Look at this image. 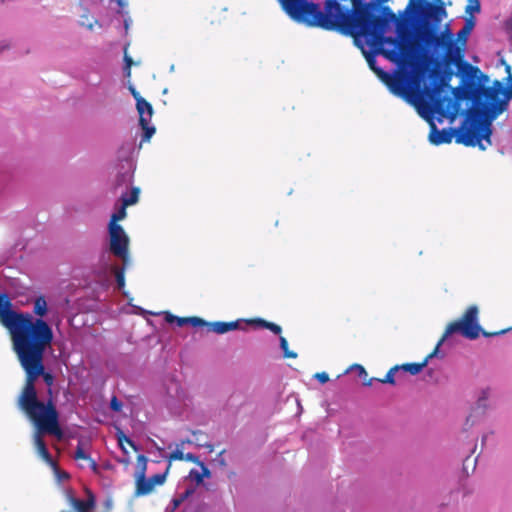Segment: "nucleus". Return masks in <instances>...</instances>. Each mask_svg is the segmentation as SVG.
Wrapping results in <instances>:
<instances>
[{"instance_id": "46", "label": "nucleus", "mask_w": 512, "mask_h": 512, "mask_svg": "<svg viewBox=\"0 0 512 512\" xmlns=\"http://www.w3.org/2000/svg\"><path fill=\"white\" fill-rule=\"evenodd\" d=\"M255 322H256L259 326H261V327H263V328H266V329H267V325L270 323V322H268V321H266V320H264V319H257V320H255Z\"/></svg>"}, {"instance_id": "8", "label": "nucleus", "mask_w": 512, "mask_h": 512, "mask_svg": "<svg viewBox=\"0 0 512 512\" xmlns=\"http://www.w3.org/2000/svg\"><path fill=\"white\" fill-rule=\"evenodd\" d=\"M382 80L385 82L392 93L408 99L410 87V78L408 75L399 74L396 76H391L388 73H383Z\"/></svg>"}, {"instance_id": "34", "label": "nucleus", "mask_w": 512, "mask_h": 512, "mask_svg": "<svg viewBox=\"0 0 512 512\" xmlns=\"http://www.w3.org/2000/svg\"><path fill=\"white\" fill-rule=\"evenodd\" d=\"M94 23H97V20L94 18L89 19L88 15H82L81 25L86 26L88 29H92Z\"/></svg>"}, {"instance_id": "21", "label": "nucleus", "mask_w": 512, "mask_h": 512, "mask_svg": "<svg viewBox=\"0 0 512 512\" xmlns=\"http://www.w3.org/2000/svg\"><path fill=\"white\" fill-rule=\"evenodd\" d=\"M127 207L128 206H124V203L122 202V205L119 208V210L112 214L108 227L121 226L117 222L120 220H123L126 217V215H127L126 208Z\"/></svg>"}, {"instance_id": "39", "label": "nucleus", "mask_w": 512, "mask_h": 512, "mask_svg": "<svg viewBox=\"0 0 512 512\" xmlns=\"http://www.w3.org/2000/svg\"><path fill=\"white\" fill-rule=\"evenodd\" d=\"M198 465L201 468V476H203V478H210L211 472L208 467L203 462H200Z\"/></svg>"}, {"instance_id": "30", "label": "nucleus", "mask_w": 512, "mask_h": 512, "mask_svg": "<svg viewBox=\"0 0 512 512\" xmlns=\"http://www.w3.org/2000/svg\"><path fill=\"white\" fill-rule=\"evenodd\" d=\"M167 460L171 463L172 461L184 460V453L181 449L177 448L167 456Z\"/></svg>"}, {"instance_id": "18", "label": "nucleus", "mask_w": 512, "mask_h": 512, "mask_svg": "<svg viewBox=\"0 0 512 512\" xmlns=\"http://www.w3.org/2000/svg\"><path fill=\"white\" fill-rule=\"evenodd\" d=\"M48 311L46 299L43 296H39L34 301L33 313L39 316L38 319H42Z\"/></svg>"}, {"instance_id": "14", "label": "nucleus", "mask_w": 512, "mask_h": 512, "mask_svg": "<svg viewBox=\"0 0 512 512\" xmlns=\"http://www.w3.org/2000/svg\"><path fill=\"white\" fill-rule=\"evenodd\" d=\"M437 4L428 3L424 9V16L435 22H440L442 17L446 15L445 8L440 0Z\"/></svg>"}, {"instance_id": "9", "label": "nucleus", "mask_w": 512, "mask_h": 512, "mask_svg": "<svg viewBox=\"0 0 512 512\" xmlns=\"http://www.w3.org/2000/svg\"><path fill=\"white\" fill-rule=\"evenodd\" d=\"M86 499H78L74 496L72 490L66 491V500L75 512H92L96 507V497L94 493L85 488Z\"/></svg>"}, {"instance_id": "28", "label": "nucleus", "mask_w": 512, "mask_h": 512, "mask_svg": "<svg viewBox=\"0 0 512 512\" xmlns=\"http://www.w3.org/2000/svg\"><path fill=\"white\" fill-rule=\"evenodd\" d=\"M43 378L44 382L48 387H51L54 383V376L45 370V365L43 364V374L40 375ZM48 392L51 393V388L48 389Z\"/></svg>"}, {"instance_id": "54", "label": "nucleus", "mask_w": 512, "mask_h": 512, "mask_svg": "<svg viewBox=\"0 0 512 512\" xmlns=\"http://www.w3.org/2000/svg\"><path fill=\"white\" fill-rule=\"evenodd\" d=\"M509 78L512 79V75H509Z\"/></svg>"}, {"instance_id": "3", "label": "nucleus", "mask_w": 512, "mask_h": 512, "mask_svg": "<svg viewBox=\"0 0 512 512\" xmlns=\"http://www.w3.org/2000/svg\"><path fill=\"white\" fill-rule=\"evenodd\" d=\"M292 8L299 13L302 11L312 16L309 26H317L326 30L347 32L357 37H370L374 40L382 39L389 20H396L393 11L384 6V16L373 14L374 5L363 3L362 0H351L352 10L344 9L337 1L328 0L325 11L322 12L318 4H306L295 0Z\"/></svg>"}, {"instance_id": "22", "label": "nucleus", "mask_w": 512, "mask_h": 512, "mask_svg": "<svg viewBox=\"0 0 512 512\" xmlns=\"http://www.w3.org/2000/svg\"><path fill=\"white\" fill-rule=\"evenodd\" d=\"M117 440H118L119 446L121 447V449L123 450V452L125 454H127L128 452L124 447V443H127L134 451H138V447L136 446V444L128 436H126L122 431H119L117 433Z\"/></svg>"}, {"instance_id": "51", "label": "nucleus", "mask_w": 512, "mask_h": 512, "mask_svg": "<svg viewBox=\"0 0 512 512\" xmlns=\"http://www.w3.org/2000/svg\"><path fill=\"white\" fill-rule=\"evenodd\" d=\"M122 463L128 465L129 464V459H125V460H121Z\"/></svg>"}, {"instance_id": "26", "label": "nucleus", "mask_w": 512, "mask_h": 512, "mask_svg": "<svg viewBox=\"0 0 512 512\" xmlns=\"http://www.w3.org/2000/svg\"><path fill=\"white\" fill-rule=\"evenodd\" d=\"M124 62H125V66H124L125 77L130 78L131 67L134 64V62H133V59L130 56H128V54H127V47H125V49H124Z\"/></svg>"}, {"instance_id": "42", "label": "nucleus", "mask_w": 512, "mask_h": 512, "mask_svg": "<svg viewBox=\"0 0 512 512\" xmlns=\"http://www.w3.org/2000/svg\"><path fill=\"white\" fill-rule=\"evenodd\" d=\"M129 90H130V92H131L132 96L134 97V99L136 100V102H138V99H139V98H143V97L140 95V93L135 89V87H134V86L130 85V86H129Z\"/></svg>"}, {"instance_id": "15", "label": "nucleus", "mask_w": 512, "mask_h": 512, "mask_svg": "<svg viewBox=\"0 0 512 512\" xmlns=\"http://www.w3.org/2000/svg\"><path fill=\"white\" fill-rule=\"evenodd\" d=\"M135 486L134 496L136 497L148 495L154 489L153 483L146 476H136Z\"/></svg>"}, {"instance_id": "13", "label": "nucleus", "mask_w": 512, "mask_h": 512, "mask_svg": "<svg viewBox=\"0 0 512 512\" xmlns=\"http://www.w3.org/2000/svg\"><path fill=\"white\" fill-rule=\"evenodd\" d=\"M204 327H207L208 331L214 332L216 334H224L232 330H236L239 327L238 321H216V322H207Z\"/></svg>"}, {"instance_id": "17", "label": "nucleus", "mask_w": 512, "mask_h": 512, "mask_svg": "<svg viewBox=\"0 0 512 512\" xmlns=\"http://www.w3.org/2000/svg\"><path fill=\"white\" fill-rule=\"evenodd\" d=\"M399 370V365H395L388 370L384 378H369L367 381L363 383L365 386H371L374 381H378L380 383H387L394 385L395 384V372Z\"/></svg>"}, {"instance_id": "29", "label": "nucleus", "mask_w": 512, "mask_h": 512, "mask_svg": "<svg viewBox=\"0 0 512 512\" xmlns=\"http://www.w3.org/2000/svg\"><path fill=\"white\" fill-rule=\"evenodd\" d=\"M51 467L54 470V473L59 481L68 480L70 478L69 473L59 469L57 462H55V466H51Z\"/></svg>"}, {"instance_id": "5", "label": "nucleus", "mask_w": 512, "mask_h": 512, "mask_svg": "<svg viewBox=\"0 0 512 512\" xmlns=\"http://www.w3.org/2000/svg\"><path fill=\"white\" fill-rule=\"evenodd\" d=\"M470 33L468 28H461L457 32L456 40H454L448 27L440 34L432 29H427L424 31L422 39L425 43L433 45L436 49H443L444 58L448 64H456L464 57L465 47Z\"/></svg>"}, {"instance_id": "48", "label": "nucleus", "mask_w": 512, "mask_h": 512, "mask_svg": "<svg viewBox=\"0 0 512 512\" xmlns=\"http://www.w3.org/2000/svg\"><path fill=\"white\" fill-rule=\"evenodd\" d=\"M115 1L118 3L119 7H121V8H123L127 5V0H115Z\"/></svg>"}, {"instance_id": "12", "label": "nucleus", "mask_w": 512, "mask_h": 512, "mask_svg": "<svg viewBox=\"0 0 512 512\" xmlns=\"http://www.w3.org/2000/svg\"><path fill=\"white\" fill-rule=\"evenodd\" d=\"M453 134L450 130L442 129L437 130L434 124H431V132L429 134V140L434 145H440L444 143H450L452 141Z\"/></svg>"}, {"instance_id": "35", "label": "nucleus", "mask_w": 512, "mask_h": 512, "mask_svg": "<svg viewBox=\"0 0 512 512\" xmlns=\"http://www.w3.org/2000/svg\"><path fill=\"white\" fill-rule=\"evenodd\" d=\"M110 408L115 412H119L122 409V402L116 396H113L110 401Z\"/></svg>"}, {"instance_id": "2", "label": "nucleus", "mask_w": 512, "mask_h": 512, "mask_svg": "<svg viewBox=\"0 0 512 512\" xmlns=\"http://www.w3.org/2000/svg\"><path fill=\"white\" fill-rule=\"evenodd\" d=\"M462 71L468 82L464 88H455L453 94L456 100L473 101V122L460 131L456 142L485 150L487 146L482 140L491 145V123L507 109L512 99V87L504 86L499 80H495L492 86H485L489 82L488 75L468 63L464 64Z\"/></svg>"}, {"instance_id": "40", "label": "nucleus", "mask_w": 512, "mask_h": 512, "mask_svg": "<svg viewBox=\"0 0 512 512\" xmlns=\"http://www.w3.org/2000/svg\"><path fill=\"white\" fill-rule=\"evenodd\" d=\"M184 460L196 463L197 465L201 462L199 461L198 457L192 453L184 454Z\"/></svg>"}, {"instance_id": "33", "label": "nucleus", "mask_w": 512, "mask_h": 512, "mask_svg": "<svg viewBox=\"0 0 512 512\" xmlns=\"http://www.w3.org/2000/svg\"><path fill=\"white\" fill-rule=\"evenodd\" d=\"M367 61H368L370 68L382 79L383 73H385V72L382 69L377 68L375 66V59L372 56H370V57H368Z\"/></svg>"}, {"instance_id": "4", "label": "nucleus", "mask_w": 512, "mask_h": 512, "mask_svg": "<svg viewBox=\"0 0 512 512\" xmlns=\"http://www.w3.org/2000/svg\"><path fill=\"white\" fill-rule=\"evenodd\" d=\"M511 329L512 327L492 333L483 330L478 323V308L475 305H471L467 308V310L464 312L460 319L453 321L447 325L441 339L438 341L434 350L430 354H428L422 362L405 363L399 365V370L401 369L405 372L410 373L411 375L419 374L423 370V368L427 366L429 360L437 354L439 347L443 344V342L454 333H459L467 339L474 340L477 339L480 334H482L484 337H492L504 334L510 331Z\"/></svg>"}, {"instance_id": "11", "label": "nucleus", "mask_w": 512, "mask_h": 512, "mask_svg": "<svg viewBox=\"0 0 512 512\" xmlns=\"http://www.w3.org/2000/svg\"><path fill=\"white\" fill-rule=\"evenodd\" d=\"M42 434H49L48 432H40L37 428V432L34 435V445L36 447L38 455L49 465L55 466V460L52 458L50 452L46 447V443L42 438Z\"/></svg>"}, {"instance_id": "53", "label": "nucleus", "mask_w": 512, "mask_h": 512, "mask_svg": "<svg viewBox=\"0 0 512 512\" xmlns=\"http://www.w3.org/2000/svg\"><path fill=\"white\" fill-rule=\"evenodd\" d=\"M61 512H69V511H67V510H62Z\"/></svg>"}, {"instance_id": "20", "label": "nucleus", "mask_w": 512, "mask_h": 512, "mask_svg": "<svg viewBox=\"0 0 512 512\" xmlns=\"http://www.w3.org/2000/svg\"><path fill=\"white\" fill-rule=\"evenodd\" d=\"M139 194H140V189L137 187H133L131 189L129 196H126V195L121 196V201L124 203V206L134 205L138 202Z\"/></svg>"}, {"instance_id": "45", "label": "nucleus", "mask_w": 512, "mask_h": 512, "mask_svg": "<svg viewBox=\"0 0 512 512\" xmlns=\"http://www.w3.org/2000/svg\"><path fill=\"white\" fill-rule=\"evenodd\" d=\"M188 494H189V492H186L185 496H182V497H180L179 499H174V500H173L174 507H175V508H176V507H178V506L182 503V501L184 500V498H185Z\"/></svg>"}, {"instance_id": "32", "label": "nucleus", "mask_w": 512, "mask_h": 512, "mask_svg": "<svg viewBox=\"0 0 512 512\" xmlns=\"http://www.w3.org/2000/svg\"><path fill=\"white\" fill-rule=\"evenodd\" d=\"M466 12H468V13L480 12V1L479 0H469V3L466 7Z\"/></svg>"}, {"instance_id": "37", "label": "nucleus", "mask_w": 512, "mask_h": 512, "mask_svg": "<svg viewBox=\"0 0 512 512\" xmlns=\"http://www.w3.org/2000/svg\"><path fill=\"white\" fill-rule=\"evenodd\" d=\"M314 377L321 383L325 384L329 381V375L326 372H319L314 375Z\"/></svg>"}, {"instance_id": "31", "label": "nucleus", "mask_w": 512, "mask_h": 512, "mask_svg": "<svg viewBox=\"0 0 512 512\" xmlns=\"http://www.w3.org/2000/svg\"><path fill=\"white\" fill-rule=\"evenodd\" d=\"M74 458L76 460H88L90 456L86 454L81 444H78L75 450Z\"/></svg>"}, {"instance_id": "24", "label": "nucleus", "mask_w": 512, "mask_h": 512, "mask_svg": "<svg viewBox=\"0 0 512 512\" xmlns=\"http://www.w3.org/2000/svg\"><path fill=\"white\" fill-rule=\"evenodd\" d=\"M114 276H115V280H116L118 288L123 289L125 286L124 267H122V268L115 267L114 268Z\"/></svg>"}, {"instance_id": "38", "label": "nucleus", "mask_w": 512, "mask_h": 512, "mask_svg": "<svg viewBox=\"0 0 512 512\" xmlns=\"http://www.w3.org/2000/svg\"><path fill=\"white\" fill-rule=\"evenodd\" d=\"M267 329L270 330L271 332H273L274 334H277V335L281 334V332H282V328L279 325H277V324H275L273 322H270L267 325Z\"/></svg>"}, {"instance_id": "19", "label": "nucleus", "mask_w": 512, "mask_h": 512, "mask_svg": "<svg viewBox=\"0 0 512 512\" xmlns=\"http://www.w3.org/2000/svg\"><path fill=\"white\" fill-rule=\"evenodd\" d=\"M150 120L151 119H149V118L148 119H144V118L139 119V124L144 131L143 136H142V141H144V142L149 141L151 139L152 135L156 131L154 126L149 125Z\"/></svg>"}, {"instance_id": "43", "label": "nucleus", "mask_w": 512, "mask_h": 512, "mask_svg": "<svg viewBox=\"0 0 512 512\" xmlns=\"http://www.w3.org/2000/svg\"><path fill=\"white\" fill-rule=\"evenodd\" d=\"M87 461L89 462V466L93 470V472L98 473V464L96 463V461L91 457Z\"/></svg>"}, {"instance_id": "36", "label": "nucleus", "mask_w": 512, "mask_h": 512, "mask_svg": "<svg viewBox=\"0 0 512 512\" xmlns=\"http://www.w3.org/2000/svg\"><path fill=\"white\" fill-rule=\"evenodd\" d=\"M190 477L197 483V484H201L203 482V476H201V472L197 471V470H194L192 469L190 471Z\"/></svg>"}, {"instance_id": "25", "label": "nucleus", "mask_w": 512, "mask_h": 512, "mask_svg": "<svg viewBox=\"0 0 512 512\" xmlns=\"http://www.w3.org/2000/svg\"><path fill=\"white\" fill-rule=\"evenodd\" d=\"M280 347L283 350V354L285 358H296L297 353L290 351L288 349V341L285 337H280Z\"/></svg>"}, {"instance_id": "16", "label": "nucleus", "mask_w": 512, "mask_h": 512, "mask_svg": "<svg viewBox=\"0 0 512 512\" xmlns=\"http://www.w3.org/2000/svg\"><path fill=\"white\" fill-rule=\"evenodd\" d=\"M136 109L139 114V119H151L153 115V107L152 105L146 101L144 98H139L138 102H136Z\"/></svg>"}, {"instance_id": "6", "label": "nucleus", "mask_w": 512, "mask_h": 512, "mask_svg": "<svg viewBox=\"0 0 512 512\" xmlns=\"http://www.w3.org/2000/svg\"><path fill=\"white\" fill-rule=\"evenodd\" d=\"M443 85L442 81L434 80L431 87L418 91V98L431 111L441 116H447L454 108L455 103L451 97L442 96Z\"/></svg>"}, {"instance_id": "50", "label": "nucleus", "mask_w": 512, "mask_h": 512, "mask_svg": "<svg viewBox=\"0 0 512 512\" xmlns=\"http://www.w3.org/2000/svg\"><path fill=\"white\" fill-rule=\"evenodd\" d=\"M484 400H485V398H480V399L478 400V406H481V405H482V401H484Z\"/></svg>"}, {"instance_id": "47", "label": "nucleus", "mask_w": 512, "mask_h": 512, "mask_svg": "<svg viewBox=\"0 0 512 512\" xmlns=\"http://www.w3.org/2000/svg\"><path fill=\"white\" fill-rule=\"evenodd\" d=\"M224 452H225V451L223 450V451H221V452L219 453V457H220V459L218 460V462H219V464H220L221 466H226V461H225V459L221 457V456H222V454H223Z\"/></svg>"}, {"instance_id": "41", "label": "nucleus", "mask_w": 512, "mask_h": 512, "mask_svg": "<svg viewBox=\"0 0 512 512\" xmlns=\"http://www.w3.org/2000/svg\"><path fill=\"white\" fill-rule=\"evenodd\" d=\"M356 367H357V369L359 371V376L363 378V380H364L363 383H364L365 381L368 380V378H367V376H368L367 371L361 365H356Z\"/></svg>"}, {"instance_id": "23", "label": "nucleus", "mask_w": 512, "mask_h": 512, "mask_svg": "<svg viewBox=\"0 0 512 512\" xmlns=\"http://www.w3.org/2000/svg\"><path fill=\"white\" fill-rule=\"evenodd\" d=\"M147 462H148V459L146 456L144 455H138L137 457V470H136V473H135V477L136 476H146V470H147Z\"/></svg>"}, {"instance_id": "27", "label": "nucleus", "mask_w": 512, "mask_h": 512, "mask_svg": "<svg viewBox=\"0 0 512 512\" xmlns=\"http://www.w3.org/2000/svg\"><path fill=\"white\" fill-rule=\"evenodd\" d=\"M168 471L169 467L166 469L164 473L155 474L149 478L150 481L153 483L154 487L156 485H162L165 482Z\"/></svg>"}, {"instance_id": "49", "label": "nucleus", "mask_w": 512, "mask_h": 512, "mask_svg": "<svg viewBox=\"0 0 512 512\" xmlns=\"http://www.w3.org/2000/svg\"><path fill=\"white\" fill-rule=\"evenodd\" d=\"M9 48V45L8 44H0V52L3 51L4 49H7Z\"/></svg>"}, {"instance_id": "10", "label": "nucleus", "mask_w": 512, "mask_h": 512, "mask_svg": "<svg viewBox=\"0 0 512 512\" xmlns=\"http://www.w3.org/2000/svg\"><path fill=\"white\" fill-rule=\"evenodd\" d=\"M165 320L167 323L173 324L175 323L178 327H183L187 324L193 327H204L207 324V321L204 319L192 316V317H178L169 312L165 314Z\"/></svg>"}, {"instance_id": "55", "label": "nucleus", "mask_w": 512, "mask_h": 512, "mask_svg": "<svg viewBox=\"0 0 512 512\" xmlns=\"http://www.w3.org/2000/svg\"><path fill=\"white\" fill-rule=\"evenodd\" d=\"M2 1L4 2L5 0H2Z\"/></svg>"}, {"instance_id": "1", "label": "nucleus", "mask_w": 512, "mask_h": 512, "mask_svg": "<svg viewBox=\"0 0 512 512\" xmlns=\"http://www.w3.org/2000/svg\"><path fill=\"white\" fill-rule=\"evenodd\" d=\"M0 323L9 331L12 349L25 372V383L17 399L18 408L25 413L40 432L61 439L59 413L52 399H38L35 383L43 374V360L53 341V330L43 319H33L28 312H16L6 293H0Z\"/></svg>"}, {"instance_id": "7", "label": "nucleus", "mask_w": 512, "mask_h": 512, "mask_svg": "<svg viewBox=\"0 0 512 512\" xmlns=\"http://www.w3.org/2000/svg\"><path fill=\"white\" fill-rule=\"evenodd\" d=\"M110 236V251L124 262L127 261L129 252V238L122 226L108 227Z\"/></svg>"}, {"instance_id": "52", "label": "nucleus", "mask_w": 512, "mask_h": 512, "mask_svg": "<svg viewBox=\"0 0 512 512\" xmlns=\"http://www.w3.org/2000/svg\"><path fill=\"white\" fill-rule=\"evenodd\" d=\"M506 71H507L508 73H510V66H507V67H506Z\"/></svg>"}, {"instance_id": "44", "label": "nucleus", "mask_w": 512, "mask_h": 512, "mask_svg": "<svg viewBox=\"0 0 512 512\" xmlns=\"http://www.w3.org/2000/svg\"><path fill=\"white\" fill-rule=\"evenodd\" d=\"M474 27V21L473 19H468L466 22H465V25L462 27V28H468V31L471 32L472 29Z\"/></svg>"}]
</instances>
